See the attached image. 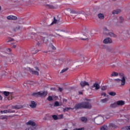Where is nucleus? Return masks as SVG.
Masks as SVG:
<instances>
[{
  "label": "nucleus",
  "mask_w": 130,
  "mask_h": 130,
  "mask_svg": "<svg viewBox=\"0 0 130 130\" xmlns=\"http://www.w3.org/2000/svg\"><path fill=\"white\" fill-rule=\"evenodd\" d=\"M58 90L60 92H61V91H62V88L59 87Z\"/></svg>",
  "instance_id": "603ef678"
},
{
  "label": "nucleus",
  "mask_w": 130,
  "mask_h": 130,
  "mask_svg": "<svg viewBox=\"0 0 130 130\" xmlns=\"http://www.w3.org/2000/svg\"><path fill=\"white\" fill-rule=\"evenodd\" d=\"M8 20H10L11 21L17 20L18 18H17V16H13V15H9L7 17Z\"/></svg>",
  "instance_id": "2eb2a0df"
},
{
  "label": "nucleus",
  "mask_w": 130,
  "mask_h": 130,
  "mask_svg": "<svg viewBox=\"0 0 130 130\" xmlns=\"http://www.w3.org/2000/svg\"><path fill=\"white\" fill-rule=\"evenodd\" d=\"M125 104V103L123 101L121 100V101H117V104L118 105V106H122V105H124Z\"/></svg>",
  "instance_id": "6ab92c4d"
},
{
  "label": "nucleus",
  "mask_w": 130,
  "mask_h": 130,
  "mask_svg": "<svg viewBox=\"0 0 130 130\" xmlns=\"http://www.w3.org/2000/svg\"><path fill=\"white\" fill-rule=\"evenodd\" d=\"M18 81V79L17 77H12V81L13 82H17Z\"/></svg>",
  "instance_id": "79ce46f5"
},
{
  "label": "nucleus",
  "mask_w": 130,
  "mask_h": 130,
  "mask_svg": "<svg viewBox=\"0 0 130 130\" xmlns=\"http://www.w3.org/2000/svg\"><path fill=\"white\" fill-rule=\"evenodd\" d=\"M103 43H104L105 44L112 43V40L110 38H107L104 40Z\"/></svg>",
  "instance_id": "ddd939ff"
},
{
  "label": "nucleus",
  "mask_w": 130,
  "mask_h": 130,
  "mask_svg": "<svg viewBox=\"0 0 130 130\" xmlns=\"http://www.w3.org/2000/svg\"><path fill=\"white\" fill-rule=\"evenodd\" d=\"M118 76V73L113 72L111 75V77H117Z\"/></svg>",
  "instance_id": "2f4dec72"
},
{
  "label": "nucleus",
  "mask_w": 130,
  "mask_h": 130,
  "mask_svg": "<svg viewBox=\"0 0 130 130\" xmlns=\"http://www.w3.org/2000/svg\"><path fill=\"white\" fill-rule=\"evenodd\" d=\"M98 17L99 19H100L101 20H103V19H104V14L102 13H100L98 15Z\"/></svg>",
  "instance_id": "393cba45"
},
{
  "label": "nucleus",
  "mask_w": 130,
  "mask_h": 130,
  "mask_svg": "<svg viewBox=\"0 0 130 130\" xmlns=\"http://www.w3.org/2000/svg\"><path fill=\"white\" fill-rule=\"evenodd\" d=\"M37 45H38V46H40L41 45V43H37Z\"/></svg>",
  "instance_id": "5fc2aeb1"
},
{
  "label": "nucleus",
  "mask_w": 130,
  "mask_h": 130,
  "mask_svg": "<svg viewBox=\"0 0 130 130\" xmlns=\"http://www.w3.org/2000/svg\"><path fill=\"white\" fill-rule=\"evenodd\" d=\"M102 96H104V97L106 96V93L105 92H103L101 94Z\"/></svg>",
  "instance_id": "de8ad7c7"
},
{
  "label": "nucleus",
  "mask_w": 130,
  "mask_h": 130,
  "mask_svg": "<svg viewBox=\"0 0 130 130\" xmlns=\"http://www.w3.org/2000/svg\"><path fill=\"white\" fill-rule=\"evenodd\" d=\"M106 89H107V86H103L102 87V90L103 91H105V90H106Z\"/></svg>",
  "instance_id": "a18cd8bd"
},
{
  "label": "nucleus",
  "mask_w": 130,
  "mask_h": 130,
  "mask_svg": "<svg viewBox=\"0 0 130 130\" xmlns=\"http://www.w3.org/2000/svg\"><path fill=\"white\" fill-rule=\"evenodd\" d=\"M7 75V73L5 71H0V77L3 78V77L6 76Z\"/></svg>",
  "instance_id": "5701e85b"
},
{
  "label": "nucleus",
  "mask_w": 130,
  "mask_h": 130,
  "mask_svg": "<svg viewBox=\"0 0 130 130\" xmlns=\"http://www.w3.org/2000/svg\"><path fill=\"white\" fill-rule=\"evenodd\" d=\"M68 70H69V68H66L62 70L60 72V74H62V73H66V72H67Z\"/></svg>",
  "instance_id": "ea45409f"
},
{
  "label": "nucleus",
  "mask_w": 130,
  "mask_h": 130,
  "mask_svg": "<svg viewBox=\"0 0 130 130\" xmlns=\"http://www.w3.org/2000/svg\"><path fill=\"white\" fill-rule=\"evenodd\" d=\"M13 56H15V55H13Z\"/></svg>",
  "instance_id": "bf43d9fd"
},
{
  "label": "nucleus",
  "mask_w": 130,
  "mask_h": 130,
  "mask_svg": "<svg viewBox=\"0 0 130 130\" xmlns=\"http://www.w3.org/2000/svg\"><path fill=\"white\" fill-rule=\"evenodd\" d=\"M63 116V115H62V114H61V115H58V118L59 119V118H61Z\"/></svg>",
  "instance_id": "09e8293b"
},
{
  "label": "nucleus",
  "mask_w": 130,
  "mask_h": 130,
  "mask_svg": "<svg viewBox=\"0 0 130 130\" xmlns=\"http://www.w3.org/2000/svg\"><path fill=\"white\" fill-rule=\"evenodd\" d=\"M106 118H109V117H108L106 116Z\"/></svg>",
  "instance_id": "13d9d810"
},
{
  "label": "nucleus",
  "mask_w": 130,
  "mask_h": 130,
  "mask_svg": "<svg viewBox=\"0 0 130 130\" xmlns=\"http://www.w3.org/2000/svg\"><path fill=\"white\" fill-rule=\"evenodd\" d=\"M116 127V125L114 123H110L108 126L104 125L100 127V130H111L112 128Z\"/></svg>",
  "instance_id": "7ed1b4c3"
},
{
  "label": "nucleus",
  "mask_w": 130,
  "mask_h": 130,
  "mask_svg": "<svg viewBox=\"0 0 130 130\" xmlns=\"http://www.w3.org/2000/svg\"><path fill=\"white\" fill-rule=\"evenodd\" d=\"M48 101H51L52 100V96H49L48 97Z\"/></svg>",
  "instance_id": "c03bdc74"
},
{
  "label": "nucleus",
  "mask_w": 130,
  "mask_h": 130,
  "mask_svg": "<svg viewBox=\"0 0 130 130\" xmlns=\"http://www.w3.org/2000/svg\"><path fill=\"white\" fill-rule=\"evenodd\" d=\"M121 130H130V126L123 127Z\"/></svg>",
  "instance_id": "4c0bfd02"
},
{
  "label": "nucleus",
  "mask_w": 130,
  "mask_h": 130,
  "mask_svg": "<svg viewBox=\"0 0 130 130\" xmlns=\"http://www.w3.org/2000/svg\"><path fill=\"white\" fill-rule=\"evenodd\" d=\"M35 50V48H31L30 49V51L31 52V53L32 54H36V53H37L38 52H39V50H37L35 51H34Z\"/></svg>",
  "instance_id": "4be33fe9"
},
{
  "label": "nucleus",
  "mask_w": 130,
  "mask_h": 130,
  "mask_svg": "<svg viewBox=\"0 0 130 130\" xmlns=\"http://www.w3.org/2000/svg\"><path fill=\"white\" fill-rule=\"evenodd\" d=\"M81 120L82 121V122L86 123L88 121V119L86 117H83L81 118Z\"/></svg>",
  "instance_id": "c85d7f7f"
},
{
  "label": "nucleus",
  "mask_w": 130,
  "mask_h": 130,
  "mask_svg": "<svg viewBox=\"0 0 130 130\" xmlns=\"http://www.w3.org/2000/svg\"><path fill=\"white\" fill-rule=\"evenodd\" d=\"M11 51L12 50L10 48L7 49V51H8V52H11Z\"/></svg>",
  "instance_id": "8fccbe9b"
},
{
  "label": "nucleus",
  "mask_w": 130,
  "mask_h": 130,
  "mask_svg": "<svg viewBox=\"0 0 130 130\" xmlns=\"http://www.w3.org/2000/svg\"><path fill=\"white\" fill-rule=\"evenodd\" d=\"M0 49H1V47H0Z\"/></svg>",
  "instance_id": "680f3d73"
},
{
  "label": "nucleus",
  "mask_w": 130,
  "mask_h": 130,
  "mask_svg": "<svg viewBox=\"0 0 130 130\" xmlns=\"http://www.w3.org/2000/svg\"><path fill=\"white\" fill-rule=\"evenodd\" d=\"M29 106L30 107H31V108L32 109L36 108V106H37V104L35 101H31Z\"/></svg>",
  "instance_id": "dca6fc26"
},
{
  "label": "nucleus",
  "mask_w": 130,
  "mask_h": 130,
  "mask_svg": "<svg viewBox=\"0 0 130 130\" xmlns=\"http://www.w3.org/2000/svg\"><path fill=\"white\" fill-rule=\"evenodd\" d=\"M46 95H47V92L46 91H39L32 93V96H35V97H38V96L40 97H45Z\"/></svg>",
  "instance_id": "6e6552de"
},
{
  "label": "nucleus",
  "mask_w": 130,
  "mask_h": 130,
  "mask_svg": "<svg viewBox=\"0 0 130 130\" xmlns=\"http://www.w3.org/2000/svg\"><path fill=\"white\" fill-rule=\"evenodd\" d=\"M79 95H82V94H83V92H82V91H79Z\"/></svg>",
  "instance_id": "6e6d98bb"
},
{
  "label": "nucleus",
  "mask_w": 130,
  "mask_h": 130,
  "mask_svg": "<svg viewBox=\"0 0 130 130\" xmlns=\"http://www.w3.org/2000/svg\"><path fill=\"white\" fill-rule=\"evenodd\" d=\"M3 94L4 95H5V96H9V95H12V94H13V92L9 91H4Z\"/></svg>",
  "instance_id": "bb28decb"
},
{
  "label": "nucleus",
  "mask_w": 130,
  "mask_h": 130,
  "mask_svg": "<svg viewBox=\"0 0 130 130\" xmlns=\"http://www.w3.org/2000/svg\"><path fill=\"white\" fill-rule=\"evenodd\" d=\"M122 33L125 38H130L129 33L127 30H123Z\"/></svg>",
  "instance_id": "4468645a"
},
{
  "label": "nucleus",
  "mask_w": 130,
  "mask_h": 130,
  "mask_svg": "<svg viewBox=\"0 0 130 130\" xmlns=\"http://www.w3.org/2000/svg\"><path fill=\"white\" fill-rule=\"evenodd\" d=\"M104 34L105 35H109L110 37H114V38H116V37H117V36L114 34L113 32H109V30L107 29V27L104 28Z\"/></svg>",
  "instance_id": "423d86ee"
},
{
  "label": "nucleus",
  "mask_w": 130,
  "mask_h": 130,
  "mask_svg": "<svg viewBox=\"0 0 130 130\" xmlns=\"http://www.w3.org/2000/svg\"><path fill=\"white\" fill-rule=\"evenodd\" d=\"M12 47H13V48H16V47H17V45H13Z\"/></svg>",
  "instance_id": "864d4df0"
},
{
  "label": "nucleus",
  "mask_w": 130,
  "mask_h": 130,
  "mask_svg": "<svg viewBox=\"0 0 130 130\" xmlns=\"http://www.w3.org/2000/svg\"><path fill=\"white\" fill-rule=\"evenodd\" d=\"M80 85L82 88H84V87H85V86H88V87L90 86V84H89V83L86 81H81L80 83Z\"/></svg>",
  "instance_id": "f8f14e48"
},
{
  "label": "nucleus",
  "mask_w": 130,
  "mask_h": 130,
  "mask_svg": "<svg viewBox=\"0 0 130 130\" xmlns=\"http://www.w3.org/2000/svg\"><path fill=\"white\" fill-rule=\"evenodd\" d=\"M49 49H51V51H53L56 49V48L52 45V44H51L50 46L49 47Z\"/></svg>",
  "instance_id": "cd10ccee"
},
{
  "label": "nucleus",
  "mask_w": 130,
  "mask_h": 130,
  "mask_svg": "<svg viewBox=\"0 0 130 130\" xmlns=\"http://www.w3.org/2000/svg\"><path fill=\"white\" fill-rule=\"evenodd\" d=\"M74 108L72 109L71 107L69 108H66L63 109V112H66V111H68L69 110L72 109V110H74Z\"/></svg>",
  "instance_id": "f704fd0d"
},
{
  "label": "nucleus",
  "mask_w": 130,
  "mask_h": 130,
  "mask_svg": "<svg viewBox=\"0 0 130 130\" xmlns=\"http://www.w3.org/2000/svg\"><path fill=\"white\" fill-rule=\"evenodd\" d=\"M91 109L92 108V105L88 102H84L75 105L73 109Z\"/></svg>",
  "instance_id": "f257e3e1"
},
{
  "label": "nucleus",
  "mask_w": 130,
  "mask_h": 130,
  "mask_svg": "<svg viewBox=\"0 0 130 130\" xmlns=\"http://www.w3.org/2000/svg\"><path fill=\"white\" fill-rule=\"evenodd\" d=\"M13 40H14V39H11L10 41H8L7 42H10V41H13Z\"/></svg>",
  "instance_id": "4d7b16f0"
},
{
  "label": "nucleus",
  "mask_w": 130,
  "mask_h": 130,
  "mask_svg": "<svg viewBox=\"0 0 130 130\" xmlns=\"http://www.w3.org/2000/svg\"><path fill=\"white\" fill-rule=\"evenodd\" d=\"M52 117L54 120H57V119H59L58 117L55 115H52Z\"/></svg>",
  "instance_id": "58836bf2"
},
{
  "label": "nucleus",
  "mask_w": 130,
  "mask_h": 130,
  "mask_svg": "<svg viewBox=\"0 0 130 130\" xmlns=\"http://www.w3.org/2000/svg\"><path fill=\"white\" fill-rule=\"evenodd\" d=\"M36 71H34V70L32 69H29V72L30 73H31V74H32V75H35L36 76H39V69H38V68L36 67L35 68Z\"/></svg>",
  "instance_id": "1a4fd4ad"
},
{
  "label": "nucleus",
  "mask_w": 130,
  "mask_h": 130,
  "mask_svg": "<svg viewBox=\"0 0 130 130\" xmlns=\"http://www.w3.org/2000/svg\"><path fill=\"white\" fill-rule=\"evenodd\" d=\"M70 13L71 14H75V15H79V14H81V12H80L79 11H77L75 10H72L70 11Z\"/></svg>",
  "instance_id": "412c9836"
},
{
  "label": "nucleus",
  "mask_w": 130,
  "mask_h": 130,
  "mask_svg": "<svg viewBox=\"0 0 130 130\" xmlns=\"http://www.w3.org/2000/svg\"><path fill=\"white\" fill-rule=\"evenodd\" d=\"M108 101V99L107 98L101 100V102H102V103H106V102Z\"/></svg>",
  "instance_id": "72a5a7b5"
},
{
  "label": "nucleus",
  "mask_w": 130,
  "mask_h": 130,
  "mask_svg": "<svg viewBox=\"0 0 130 130\" xmlns=\"http://www.w3.org/2000/svg\"><path fill=\"white\" fill-rule=\"evenodd\" d=\"M95 124H102L104 122V117L102 116H98L94 119Z\"/></svg>",
  "instance_id": "20e7f679"
},
{
  "label": "nucleus",
  "mask_w": 130,
  "mask_h": 130,
  "mask_svg": "<svg viewBox=\"0 0 130 130\" xmlns=\"http://www.w3.org/2000/svg\"><path fill=\"white\" fill-rule=\"evenodd\" d=\"M88 37H89V31L85 29L82 31V35L80 39L81 40H88Z\"/></svg>",
  "instance_id": "0eeeda50"
},
{
  "label": "nucleus",
  "mask_w": 130,
  "mask_h": 130,
  "mask_svg": "<svg viewBox=\"0 0 130 130\" xmlns=\"http://www.w3.org/2000/svg\"><path fill=\"white\" fill-rule=\"evenodd\" d=\"M8 117H9V116L2 115V116H1V119L7 120H8Z\"/></svg>",
  "instance_id": "c756f323"
},
{
  "label": "nucleus",
  "mask_w": 130,
  "mask_h": 130,
  "mask_svg": "<svg viewBox=\"0 0 130 130\" xmlns=\"http://www.w3.org/2000/svg\"><path fill=\"white\" fill-rule=\"evenodd\" d=\"M58 22H59V20H57L55 19V17H54V20L52 22L51 25H53V24H57V23H58Z\"/></svg>",
  "instance_id": "7c9ffc66"
},
{
  "label": "nucleus",
  "mask_w": 130,
  "mask_h": 130,
  "mask_svg": "<svg viewBox=\"0 0 130 130\" xmlns=\"http://www.w3.org/2000/svg\"><path fill=\"white\" fill-rule=\"evenodd\" d=\"M21 29V27L19 25H17L13 29V32H16V31H18V30H20Z\"/></svg>",
  "instance_id": "a878e982"
},
{
  "label": "nucleus",
  "mask_w": 130,
  "mask_h": 130,
  "mask_svg": "<svg viewBox=\"0 0 130 130\" xmlns=\"http://www.w3.org/2000/svg\"><path fill=\"white\" fill-rule=\"evenodd\" d=\"M27 125H31V126H28L25 130H35V127L34 126H35L36 125V123L33 121H29L26 123Z\"/></svg>",
  "instance_id": "39448f33"
},
{
  "label": "nucleus",
  "mask_w": 130,
  "mask_h": 130,
  "mask_svg": "<svg viewBox=\"0 0 130 130\" xmlns=\"http://www.w3.org/2000/svg\"><path fill=\"white\" fill-rule=\"evenodd\" d=\"M50 90H53V91H55V88H54V87H51V88H50Z\"/></svg>",
  "instance_id": "3c124183"
},
{
  "label": "nucleus",
  "mask_w": 130,
  "mask_h": 130,
  "mask_svg": "<svg viewBox=\"0 0 130 130\" xmlns=\"http://www.w3.org/2000/svg\"><path fill=\"white\" fill-rule=\"evenodd\" d=\"M2 95H3V92H0V101H3V98Z\"/></svg>",
  "instance_id": "37998d69"
},
{
  "label": "nucleus",
  "mask_w": 130,
  "mask_h": 130,
  "mask_svg": "<svg viewBox=\"0 0 130 130\" xmlns=\"http://www.w3.org/2000/svg\"><path fill=\"white\" fill-rule=\"evenodd\" d=\"M121 13V10H119V9H117L116 10H114L112 12V14L113 15H118V14Z\"/></svg>",
  "instance_id": "aec40b11"
},
{
  "label": "nucleus",
  "mask_w": 130,
  "mask_h": 130,
  "mask_svg": "<svg viewBox=\"0 0 130 130\" xmlns=\"http://www.w3.org/2000/svg\"><path fill=\"white\" fill-rule=\"evenodd\" d=\"M54 106L55 107H57V106H59V103H58V102H55L54 103Z\"/></svg>",
  "instance_id": "a19ab883"
},
{
  "label": "nucleus",
  "mask_w": 130,
  "mask_h": 130,
  "mask_svg": "<svg viewBox=\"0 0 130 130\" xmlns=\"http://www.w3.org/2000/svg\"><path fill=\"white\" fill-rule=\"evenodd\" d=\"M11 108H12V109H21L23 108V106L22 105L12 106L11 107Z\"/></svg>",
  "instance_id": "a211bd4d"
},
{
  "label": "nucleus",
  "mask_w": 130,
  "mask_h": 130,
  "mask_svg": "<svg viewBox=\"0 0 130 130\" xmlns=\"http://www.w3.org/2000/svg\"><path fill=\"white\" fill-rule=\"evenodd\" d=\"M1 7H0V10H1Z\"/></svg>",
  "instance_id": "052dcab7"
},
{
  "label": "nucleus",
  "mask_w": 130,
  "mask_h": 130,
  "mask_svg": "<svg viewBox=\"0 0 130 130\" xmlns=\"http://www.w3.org/2000/svg\"><path fill=\"white\" fill-rule=\"evenodd\" d=\"M119 23H123V21H124V19H123V17L122 16H120L119 18Z\"/></svg>",
  "instance_id": "473e14b6"
},
{
  "label": "nucleus",
  "mask_w": 130,
  "mask_h": 130,
  "mask_svg": "<svg viewBox=\"0 0 130 130\" xmlns=\"http://www.w3.org/2000/svg\"><path fill=\"white\" fill-rule=\"evenodd\" d=\"M47 7H48V8H49L50 9H53V6L52 5H47Z\"/></svg>",
  "instance_id": "49530a36"
},
{
  "label": "nucleus",
  "mask_w": 130,
  "mask_h": 130,
  "mask_svg": "<svg viewBox=\"0 0 130 130\" xmlns=\"http://www.w3.org/2000/svg\"><path fill=\"white\" fill-rule=\"evenodd\" d=\"M91 88H95V90H99V89H100V85L98 84V82H95L93 85L92 86Z\"/></svg>",
  "instance_id": "f3484780"
},
{
  "label": "nucleus",
  "mask_w": 130,
  "mask_h": 130,
  "mask_svg": "<svg viewBox=\"0 0 130 130\" xmlns=\"http://www.w3.org/2000/svg\"><path fill=\"white\" fill-rule=\"evenodd\" d=\"M109 94H110V96H115V95H116V93L114 91H111L109 92Z\"/></svg>",
  "instance_id": "c9c22d12"
},
{
  "label": "nucleus",
  "mask_w": 130,
  "mask_h": 130,
  "mask_svg": "<svg viewBox=\"0 0 130 130\" xmlns=\"http://www.w3.org/2000/svg\"><path fill=\"white\" fill-rule=\"evenodd\" d=\"M111 107L112 108H116V107H118V106L117 105V102H116L114 103L113 104H112L111 105Z\"/></svg>",
  "instance_id": "b1692460"
},
{
  "label": "nucleus",
  "mask_w": 130,
  "mask_h": 130,
  "mask_svg": "<svg viewBox=\"0 0 130 130\" xmlns=\"http://www.w3.org/2000/svg\"><path fill=\"white\" fill-rule=\"evenodd\" d=\"M121 117H123V119L126 120V118H128V115H121Z\"/></svg>",
  "instance_id": "e433bc0d"
},
{
  "label": "nucleus",
  "mask_w": 130,
  "mask_h": 130,
  "mask_svg": "<svg viewBox=\"0 0 130 130\" xmlns=\"http://www.w3.org/2000/svg\"><path fill=\"white\" fill-rule=\"evenodd\" d=\"M36 37L38 38V39H41L43 42H46L48 39L47 38V35H44L42 33H38L36 35Z\"/></svg>",
  "instance_id": "f03ea898"
},
{
  "label": "nucleus",
  "mask_w": 130,
  "mask_h": 130,
  "mask_svg": "<svg viewBox=\"0 0 130 130\" xmlns=\"http://www.w3.org/2000/svg\"><path fill=\"white\" fill-rule=\"evenodd\" d=\"M115 81H117V82H121V86H124L125 84V77H124V76H122V79H115Z\"/></svg>",
  "instance_id": "9d476101"
},
{
  "label": "nucleus",
  "mask_w": 130,
  "mask_h": 130,
  "mask_svg": "<svg viewBox=\"0 0 130 130\" xmlns=\"http://www.w3.org/2000/svg\"><path fill=\"white\" fill-rule=\"evenodd\" d=\"M15 112H16V111H15L14 110H12L11 109H8L4 111H1V114H4V113H15Z\"/></svg>",
  "instance_id": "9b49d317"
}]
</instances>
